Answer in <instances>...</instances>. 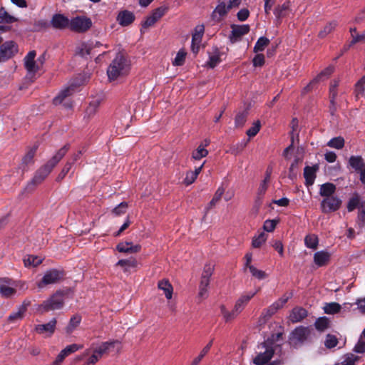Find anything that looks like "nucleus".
Here are the masks:
<instances>
[{
  "label": "nucleus",
  "instance_id": "f257e3e1",
  "mask_svg": "<svg viewBox=\"0 0 365 365\" xmlns=\"http://www.w3.org/2000/svg\"><path fill=\"white\" fill-rule=\"evenodd\" d=\"M69 148L70 145L66 144L45 165L37 170L32 180L28 183L27 188L29 189L31 185L36 186L41 184L64 157Z\"/></svg>",
  "mask_w": 365,
  "mask_h": 365
},
{
  "label": "nucleus",
  "instance_id": "f03ea898",
  "mask_svg": "<svg viewBox=\"0 0 365 365\" xmlns=\"http://www.w3.org/2000/svg\"><path fill=\"white\" fill-rule=\"evenodd\" d=\"M130 64L122 53H118L115 58L107 69V74L110 81H115L119 76L128 73Z\"/></svg>",
  "mask_w": 365,
  "mask_h": 365
},
{
  "label": "nucleus",
  "instance_id": "7ed1b4c3",
  "mask_svg": "<svg viewBox=\"0 0 365 365\" xmlns=\"http://www.w3.org/2000/svg\"><path fill=\"white\" fill-rule=\"evenodd\" d=\"M64 304V292L63 291H57L48 299L43 302L41 304L37 310L41 314L60 309L63 307Z\"/></svg>",
  "mask_w": 365,
  "mask_h": 365
},
{
  "label": "nucleus",
  "instance_id": "20e7f679",
  "mask_svg": "<svg viewBox=\"0 0 365 365\" xmlns=\"http://www.w3.org/2000/svg\"><path fill=\"white\" fill-rule=\"evenodd\" d=\"M214 267L210 264H205L202 273L200 282L199 285L198 297L205 299L208 296L207 287L210 284V279L212 275Z\"/></svg>",
  "mask_w": 365,
  "mask_h": 365
},
{
  "label": "nucleus",
  "instance_id": "39448f33",
  "mask_svg": "<svg viewBox=\"0 0 365 365\" xmlns=\"http://www.w3.org/2000/svg\"><path fill=\"white\" fill-rule=\"evenodd\" d=\"M92 26V21L85 16H78L70 20L69 29L77 33H84Z\"/></svg>",
  "mask_w": 365,
  "mask_h": 365
},
{
  "label": "nucleus",
  "instance_id": "423d86ee",
  "mask_svg": "<svg viewBox=\"0 0 365 365\" xmlns=\"http://www.w3.org/2000/svg\"><path fill=\"white\" fill-rule=\"evenodd\" d=\"M292 293L290 294V296L288 297L284 295L277 301L274 302L268 308L264 309L262 312L259 321H262L264 323L267 320H269L272 317V316L274 315L277 312L278 309H281L287 302V301L290 297H292Z\"/></svg>",
  "mask_w": 365,
  "mask_h": 365
},
{
  "label": "nucleus",
  "instance_id": "0eeeda50",
  "mask_svg": "<svg viewBox=\"0 0 365 365\" xmlns=\"http://www.w3.org/2000/svg\"><path fill=\"white\" fill-rule=\"evenodd\" d=\"M262 348L265 349L263 352H259L253 359V363L255 365H264L270 361L272 358L274 350L271 343L264 341L260 345Z\"/></svg>",
  "mask_w": 365,
  "mask_h": 365
},
{
  "label": "nucleus",
  "instance_id": "6e6552de",
  "mask_svg": "<svg viewBox=\"0 0 365 365\" xmlns=\"http://www.w3.org/2000/svg\"><path fill=\"white\" fill-rule=\"evenodd\" d=\"M63 277V271L56 269H49L45 273L38 285L39 287H42L48 284H56L61 281Z\"/></svg>",
  "mask_w": 365,
  "mask_h": 365
},
{
  "label": "nucleus",
  "instance_id": "1a4fd4ad",
  "mask_svg": "<svg viewBox=\"0 0 365 365\" xmlns=\"http://www.w3.org/2000/svg\"><path fill=\"white\" fill-rule=\"evenodd\" d=\"M342 201L337 196L324 197L321 202V210L323 213H329L338 210Z\"/></svg>",
  "mask_w": 365,
  "mask_h": 365
},
{
  "label": "nucleus",
  "instance_id": "9d476101",
  "mask_svg": "<svg viewBox=\"0 0 365 365\" xmlns=\"http://www.w3.org/2000/svg\"><path fill=\"white\" fill-rule=\"evenodd\" d=\"M231 34L229 39L232 43H235L241 40V38L250 32V28L248 24L244 25H231Z\"/></svg>",
  "mask_w": 365,
  "mask_h": 365
},
{
  "label": "nucleus",
  "instance_id": "9b49d317",
  "mask_svg": "<svg viewBox=\"0 0 365 365\" xmlns=\"http://www.w3.org/2000/svg\"><path fill=\"white\" fill-rule=\"evenodd\" d=\"M49 24L53 29L64 30L68 28L69 29L70 20L63 14H56L52 16Z\"/></svg>",
  "mask_w": 365,
  "mask_h": 365
},
{
  "label": "nucleus",
  "instance_id": "f8f14e48",
  "mask_svg": "<svg viewBox=\"0 0 365 365\" xmlns=\"http://www.w3.org/2000/svg\"><path fill=\"white\" fill-rule=\"evenodd\" d=\"M30 301L25 300L18 307L17 312H12L7 318L8 323H15L24 319L28 307L30 306Z\"/></svg>",
  "mask_w": 365,
  "mask_h": 365
},
{
  "label": "nucleus",
  "instance_id": "ddd939ff",
  "mask_svg": "<svg viewBox=\"0 0 365 365\" xmlns=\"http://www.w3.org/2000/svg\"><path fill=\"white\" fill-rule=\"evenodd\" d=\"M16 51V45L12 41L4 43L0 47V55L3 61H6L9 58H11Z\"/></svg>",
  "mask_w": 365,
  "mask_h": 365
},
{
  "label": "nucleus",
  "instance_id": "4468645a",
  "mask_svg": "<svg viewBox=\"0 0 365 365\" xmlns=\"http://www.w3.org/2000/svg\"><path fill=\"white\" fill-rule=\"evenodd\" d=\"M230 10V9H228V6H226L225 2L221 1L212 12L211 19L215 23H220Z\"/></svg>",
  "mask_w": 365,
  "mask_h": 365
},
{
  "label": "nucleus",
  "instance_id": "2eb2a0df",
  "mask_svg": "<svg viewBox=\"0 0 365 365\" xmlns=\"http://www.w3.org/2000/svg\"><path fill=\"white\" fill-rule=\"evenodd\" d=\"M56 322V319L53 318L46 324L36 325L34 329L39 334H46L51 336L55 331Z\"/></svg>",
  "mask_w": 365,
  "mask_h": 365
},
{
  "label": "nucleus",
  "instance_id": "dca6fc26",
  "mask_svg": "<svg viewBox=\"0 0 365 365\" xmlns=\"http://www.w3.org/2000/svg\"><path fill=\"white\" fill-rule=\"evenodd\" d=\"M36 55V53L35 51H31L24 58V66L29 73V75H34L38 69V66L36 65V61L34 60Z\"/></svg>",
  "mask_w": 365,
  "mask_h": 365
},
{
  "label": "nucleus",
  "instance_id": "f3484780",
  "mask_svg": "<svg viewBox=\"0 0 365 365\" xmlns=\"http://www.w3.org/2000/svg\"><path fill=\"white\" fill-rule=\"evenodd\" d=\"M319 170V165L316 164L313 166H306L304 169V177L305 179V185L307 187L312 185L317 177L316 173Z\"/></svg>",
  "mask_w": 365,
  "mask_h": 365
},
{
  "label": "nucleus",
  "instance_id": "a211bd4d",
  "mask_svg": "<svg viewBox=\"0 0 365 365\" xmlns=\"http://www.w3.org/2000/svg\"><path fill=\"white\" fill-rule=\"evenodd\" d=\"M308 315V312L303 307H294L289 316V319L292 323H297L302 321Z\"/></svg>",
  "mask_w": 365,
  "mask_h": 365
},
{
  "label": "nucleus",
  "instance_id": "6ab92c4d",
  "mask_svg": "<svg viewBox=\"0 0 365 365\" xmlns=\"http://www.w3.org/2000/svg\"><path fill=\"white\" fill-rule=\"evenodd\" d=\"M135 20V15L133 12L123 10L119 12L117 16V21L122 26L130 25Z\"/></svg>",
  "mask_w": 365,
  "mask_h": 365
},
{
  "label": "nucleus",
  "instance_id": "aec40b11",
  "mask_svg": "<svg viewBox=\"0 0 365 365\" xmlns=\"http://www.w3.org/2000/svg\"><path fill=\"white\" fill-rule=\"evenodd\" d=\"M116 250L119 252L123 253H137L141 250L140 245H133L131 242H120L116 246Z\"/></svg>",
  "mask_w": 365,
  "mask_h": 365
},
{
  "label": "nucleus",
  "instance_id": "412c9836",
  "mask_svg": "<svg viewBox=\"0 0 365 365\" xmlns=\"http://www.w3.org/2000/svg\"><path fill=\"white\" fill-rule=\"evenodd\" d=\"M309 334L310 329H309V327H304L302 326L297 327L292 332V339L300 342L305 341L309 336Z\"/></svg>",
  "mask_w": 365,
  "mask_h": 365
},
{
  "label": "nucleus",
  "instance_id": "4be33fe9",
  "mask_svg": "<svg viewBox=\"0 0 365 365\" xmlns=\"http://www.w3.org/2000/svg\"><path fill=\"white\" fill-rule=\"evenodd\" d=\"M290 7V2L285 1L282 5H278L274 10V14L276 17V21L278 24L281 23V19L288 14Z\"/></svg>",
  "mask_w": 365,
  "mask_h": 365
},
{
  "label": "nucleus",
  "instance_id": "5701e85b",
  "mask_svg": "<svg viewBox=\"0 0 365 365\" xmlns=\"http://www.w3.org/2000/svg\"><path fill=\"white\" fill-rule=\"evenodd\" d=\"M38 148V145L36 144L33 147L30 148L29 150L26 152V155L23 157L21 168H22L23 171L26 170V167L34 163V158L36 153V150Z\"/></svg>",
  "mask_w": 365,
  "mask_h": 365
},
{
  "label": "nucleus",
  "instance_id": "b1692460",
  "mask_svg": "<svg viewBox=\"0 0 365 365\" xmlns=\"http://www.w3.org/2000/svg\"><path fill=\"white\" fill-rule=\"evenodd\" d=\"M204 33V27L201 26L199 31H197L192 36L191 49L193 53L197 54L200 50V43L202 41V35Z\"/></svg>",
  "mask_w": 365,
  "mask_h": 365
},
{
  "label": "nucleus",
  "instance_id": "393cba45",
  "mask_svg": "<svg viewBox=\"0 0 365 365\" xmlns=\"http://www.w3.org/2000/svg\"><path fill=\"white\" fill-rule=\"evenodd\" d=\"M330 260V254L327 251L317 252L314 255V262L318 267L325 266Z\"/></svg>",
  "mask_w": 365,
  "mask_h": 365
},
{
  "label": "nucleus",
  "instance_id": "a878e982",
  "mask_svg": "<svg viewBox=\"0 0 365 365\" xmlns=\"http://www.w3.org/2000/svg\"><path fill=\"white\" fill-rule=\"evenodd\" d=\"M225 192V188L223 187H220L217 191L215 192L212 199L211 201L207 204V207L205 209V215L203 216V219L205 218L207 214L208 213L209 210L212 209L215 205L221 200L222 195Z\"/></svg>",
  "mask_w": 365,
  "mask_h": 365
},
{
  "label": "nucleus",
  "instance_id": "bb28decb",
  "mask_svg": "<svg viewBox=\"0 0 365 365\" xmlns=\"http://www.w3.org/2000/svg\"><path fill=\"white\" fill-rule=\"evenodd\" d=\"M101 101L102 100L100 98L93 99L86 109L84 118H88L89 119L93 117L96 113Z\"/></svg>",
  "mask_w": 365,
  "mask_h": 365
},
{
  "label": "nucleus",
  "instance_id": "cd10ccee",
  "mask_svg": "<svg viewBox=\"0 0 365 365\" xmlns=\"http://www.w3.org/2000/svg\"><path fill=\"white\" fill-rule=\"evenodd\" d=\"M336 189V185L331 182L324 183L320 186L319 195L324 197L334 196Z\"/></svg>",
  "mask_w": 365,
  "mask_h": 365
},
{
  "label": "nucleus",
  "instance_id": "c85d7f7f",
  "mask_svg": "<svg viewBox=\"0 0 365 365\" xmlns=\"http://www.w3.org/2000/svg\"><path fill=\"white\" fill-rule=\"evenodd\" d=\"M349 165L356 172H360L364 168V159L360 155H351L349 160Z\"/></svg>",
  "mask_w": 365,
  "mask_h": 365
},
{
  "label": "nucleus",
  "instance_id": "c756f323",
  "mask_svg": "<svg viewBox=\"0 0 365 365\" xmlns=\"http://www.w3.org/2000/svg\"><path fill=\"white\" fill-rule=\"evenodd\" d=\"M74 91V86L73 85H71L69 87H67L66 88L62 90L57 96H56L53 100V103L54 105H59L61 104L63 100L71 96Z\"/></svg>",
  "mask_w": 365,
  "mask_h": 365
},
{
  "label": "nucleus",
  "instance_id": "7c9ffc66",
  "mask_svg": "<svg viewBox=\"0 0 365 365\" xmlns=\"http://www.w3.org/2000/svg\"><path fill=\"white\" fill-rule=\"evenodd\" d=\"M256 292L251 293L248 295L242 296L235 303L234 309L239 314L243 310L248 302L255 295Z\"/></svg>",
  "mask_w": 365,
  "mask_h": 365
},
{
  "label": "nucleus",
  "instance_id": "2f4dec72",
  "mask_svg": "<svg viewBox=\"0 0 365 365\" xmlns=\"http://www.w3.org/2000/svg\"><path fill=\"white\" fill-rule=\"evenodd\" d=\"M93 48V43H82L79 46L76 48V53L82 58H87V56L91 55Z\"/></svg>",
  "mask_w": 365,
  "mask_h": 365
},
{
  "label": "nucleus",
  "instance_id": "473e14b6",
  "mask_svg": "<svg viewBox=\"0 0 365 365\" xmlns=\"http://www.w3.org/2000/svg\"><path fill=\"white\" fill-rule=\"evenodd\" d=\"M158 287L160 289L164 291L165 297L168 299H170L172 298L173 288L168 279H162L159 281Z\"/></svg>",
  "mask_w": 365,
  "mask_h": 365
},
{
  "label": "nucleus",
  "instance_id": "72a5a7b5",
  "mask_svg": "<svg viewBox=\"0 0 365 365\" xmlns=\"http://www.w3.org/2000/svg\"><path fill=\"white\" fill-rule=\"evenodd\" d=\"M361 203V202L359 195L357 192H354L352 197L348 201L346 206L348 212H352L356 207H359V209L360 210Z\"/></svg>",
  "mask_w": 365,
  "mask_h": 365
},
{
  "label": "nucleus",
  "instance_id": "f704fd0d",
  "mask_svg": "<svg viewBox=\"0 0 365 365\" xmlns=\"http://www.w3.org/2000/svg\"><path fill=\"white\" fill-rule=\"evenodd\" d=\"M220 61V52L217 47H215L213 48V53L210 56L207 65L210 68H214Z\"/></svg>",
  "mask_w": 365,
  "mask_h": 365
},
{
  "label": "nucleus",
  "instance_id": "c9c22d12",
  "mask_svg": "<svg viewBox=\"0 0 365 365\" xmlns=\"http://www.w3.org/2000/svg\"><path fill=\"white\" fill-rule=\"evenodd\" d=\"M81 322V316L80 314L73 315L67 327H66V331L67 334H71L73 330L80 324Z\"/></svg>",
  "mask_w": 365,
  "mask_h": 365
},
{
  "label": "nucleus",
  "instance_id": "e433bc0d",
  "mask_svg": "<svg viewBox=\"0 0 365 365\" xmlns=\"http://www.w3.org/2000/svg\"><path fill=\"white\" fill-rule=\"evenodd\" d=\"M319 243L318 237L316 235H307L304 238V244L308 248L316 250Z\"/></svg>",
  "mask_w": 365,
  "mask_h": 365
},
{
  "label": "nucleus",
  "instance_id": "4c0bfd02",
  "mask_svg": "<svg viewBox=\"0 0 365 365\" xmlns=\"http://www.w3.org/2000/svg\"><path fill=\"white\" fill-rule=\"evenodd\" d=\"M333 71L334 68L332 66L326 68L312 81V83H317L321 81H324L325 78H327Z\"/></svg>",
  "mask_w": 365,
  "mask_h": 365
},
{
  "label": "nucleus",
  "instance_id": "58836bf2",
  "mask_svg": "<svg viewBox=\"0 0 365 365\" xmlns=\"http://www.w3.org/2000/svg\"><path fill=\"white\" fill-rule=\"evenodd\" d=\"M220 312L226 322L233 320L239 314L234 309L231 312L227 311L223 304L220 306Z\"/></svg>",
  "mask_w": 365,
  "mask_h": 365
},
{
  "label": "nucleus",
  "instance_id": "ea45409f",
  "mask_svg": "<svg viewBox=\"0 0 365 365\" xmlns=\"http://www.w3.org/2000/svg\"><path fill=\"white\" fill-rule=\"evenodd\" d=\"M18 19L14 16L10 15L3 7L0 9V24H11L17 21Z\"/></svg>",
  "mask_w": 365,
  "mask_h": 365
},
{
  "label": "nucleus",
  "instance_id": "a19ab883",
  "mask_svg": "<svg viewBox=\"0 0 365 365\" xmlns=\"http://www.w3.org/2000/svg\"><path fill=\"white\" fill-rule=\"evenodd\" d=\"M269 43V40L264 36H262L258 38L254 46V52L258 53L260 51H263L266 46H267Z\"/></svg>",
  "mask_w": 365,
  "mask_h": 365
},
{
  "label": "nucleus",
  "instance_id": "79ce46f5",
  "mask_svg": "<svg viewBox=\"0 0 365 365\" xmlns=\"http://www.w3.org/2000/svg\"><path fill=\"white\" fill-rule=\"evenodd\" d=\"M248 141H249V140H247V141L243 140L240 143H237L236 145H231L230 147L229 150L227 151V153H230L234 155H238L247 146Z\"/></svg>",
  "mask_w": 365,
  "mask_h": 365
},
{
  "label": "nucleus",
  "instance_id": "37998d69",
  "mask_svg": "<svg viewBox=\"0 0 365 365\" xmlns=\"http://www.w3.org/2000/svg\"><path fill=\"white\" fill-rule=\"evenodd\" d=\"M329 320L326 317H322L318 318L315 323L314 326L315 328L319 331H324L325 329H327L329 327Z\"/></svg>",
  "mask_w": 365,
  "mask_h": 365
},
{
  "label": "nucleus",
  "instance_id": "c03bdc74",
  "mask_svg": "<svg viewBox=\"0 0 365 365\" xmlns=\"http://www.w3.org/2000/svg\"><path fill=\"white\" fill-rule=\"evenodd\" d=\"M344 143H345V141H344V138L341 136H338V137L331 138L327 143V146H329L330 148H336V149H341L344 148Z\"/></svg>",
  "mask_w": 365,
  "mask_h": 365
},
{
  "label": "nucleus",
  "instance_id": "a18cd8bd",
  "mask_svg": "<svg viewBox=\"0 0 365 365\" xmlns=\"http://www.w3.org/2000/svg\"><path fill=\"white\" fill-rule=\"evenodd\" d=\"M341 307L336 302L327 303L324 307L326 314H334L340 312Z\"/></svg>",
  "mask_w": 365,
  "mask_h": 365
},
{
  "label": "nucleus",
  "instance_id": "49530a36",
  "mask_svg": "<svg viewBox=\"0 0 365 365\" xmlns=\"http://www.w3.org/2000/svg\"><path fill=\"white\" fill-rule=\"evenodd\" d=\"M16 290L6 284L0 283V294L2 297L9 298L14 295Z\"/></svg>",
  "mask_w": 365,
  "mask_h": 365
},
{
  "label": "nucleus",
  "instance_id": "de8ad7c7",
  "mask_svg": "<svg viewBox=\"0 0 365 365\" xmlns=\"http://www.w3.org/2000/svg\"><path fill=\"white\" fill-rule=\"evenodd\" d=\"M248 111L245 110L238 113L235 118V123L236 127H242L247 121Z\"/></svg>",
  "mask_w": 365,
  "mask_h": 365
},
{
  "label": "nucleus",
  "instance_id": "09e8293b",
  "mask_svg": "<svg viewBox=\"0 0 365 365\" xmlns=\"http://www.w3.org/2000/svg\"><path fill=\"white\" fill-rule=\"evenodd\" d=\"M42 262V259L34 255H29L26 258L24 259V263L26 267L33 266L36 267Z\"/></svg>",
  "mask_w": 365,
  "mask_h": 365
},
{
  "label": "nucleus",
  "instance_id": "8fccbe9b",
  "mask_svg": "<svg viewBox=\"0 0 365 365\" xmlns=\"http://www.w3.org/2000/svg\"><path fill=\"white\" fill-rule=\"evenodd\" d=\"M337 26V22L336 21H333L327 24L324 29L319 33V37L324 38L329 34H330Z\"/></svg>",
  "mask_w": 365,
  "mask_h": 365
},
{
  "label": "nucleus",
  "instance_id": "3c124183",
  "mask_svg": "<svg viewBox=\"0 0 365 365\" xmlns=\"http://www.w3.org/2000/svg\"><path fill=\"white\" fill-rule=\"evenodd\" d=\"M350 33H351L352 40L350 42L349 46H351L356 43L365 41V34H356V29L355 27L350 29Z\"/></svg>",
  "mask_w": 365,
  "mask_h": 365
},
{
  "label": "nucleus",
  "instance_id": "603ef678",
  "mask_svg": "<svg viewBox=\"0 0 365 365\" xmlns=\"http://www.w3.org/2000/svg\"><path fill=\"white\" fill-rule=\"evenodd\" d=\"M356 98L364 96L365 94V76H363L355 85Z\"/></svg>",
  "mask_w": 365,
  "mask_h": 365
},
{
  "label": "nucleus",
  "instance_id": "864d4df0",
  "mask_svg": "<svg viewBox=\"0 0 365 365\" xmlns=\"http://www.w3.org/2000/svg\"><path fill=\"white\" fill-rule=\"evenodd\" d=\"M213 343V339L210 340V341L202 349L200 355L196 357L192 362L190 365H198L202 359L208 353Z\"/></svg>",
  "mask_w": 365,
  "mask_h": 365
},
{
  "label": "nucleus",
  "instance_id": "5fc2aeb1",
  "mask_svg": "<svg viewBox=\"0 0 365 365\" xmlns=\"http://www.w3.org/2000/svg\"><path fill=\"white\" fill-rule=\"evenodd\" d=\"M207 154V150H206L202 145H200L197 148L192 152V158L195 160H200L206 157Z\"/></svg>",
  "mask_w": 365,
  "mask_h": 365
},
{
  "label": "nucleus",
  "instance_id": "6e6d98bb",
  "mask_svg": "<svg viewBox=\"0 0 365 365\" xmlns=\"http://www.w3.org/2000/svg\"><path fill=\"white\" fill-rule=\"evenodd\" d=\"M356 222L359 227H365V202H362L360 205Z\"/></svg>",
  "mask_w": 365,
  "mask_h": 365
},
{
  "label": "nucleus",
  "instance_id": "4d7b16f0",
  "mask_svg": "<svg viewBox=\"0 0 365 365\" xmlns=\"http://www.w3.org/2000/svg\"><path fill=\"white\" fill-rule=\"evenodd\" d=\"M186 55L187 53L184 50L180 49L177 53V55L173 61V65L175 66H182L185 61Z\"/></svg>",
  "mask_w": 365,
  "mask_h": 365
},
{
  "label": "nucleus",
  "instance_id": "13d9d810",
  "mask_svg": "<svg viewBox=\"0 0 365 365\" xmlns=\"http://www.w3.org/2000/svg\"><path fill=\"white\" fill-rule=\"evenodd\" d=\"M128 207V202H122L119 205H118L116 207H115L112 210L111 212L115 216H120L126 212Z\"/></svg>",
  "mask_w": 365,
  "mask_h": 365
},
{
  "label": "nucleus",
  "instance_id": "bf43d9fd",
  "mask_svg": "<svg viewBox=\"0 0 365 365\" xmlns=\"http://www.w3.org/2000/svg\"><path fill=\"white\" fill-rule=\"evenodd\" d=\"M50 26V24L44 19L36 21L34 23V28L32 29L33 31L38 32L43 30L48 29Z\"/></svg>",
  "mask_w": 365,
  "mask_h": 365
},
{
  "label": "nucleus",
  "instance_id": "052dcab7",
  "mask_svg": "<svg viewBox=\"0 0 365 365\" xmlns=\"http://www.w3.org/2000/svg\"><path fill=\"white\" fill-rule=\"evenodd\" d=\"M266 240V234L264 232H261L259 235L253 238L252 245L254 248H259L264 242H265Z\"/></svg>",
  "mask_w": 365,
  "mask_h": 365
},
{
  "label": "nucleus",
  "instance_id": "680f3d73",
  "mask_svg": "<svg viewBox=\"0 0 365 365\" xmlns=\"http://www.w3.org/2000/svg\"><path fill=\"white\" fill-rule=\"evenodd\" d=\"M250 272L251 273L252 276L255 277L257 279H265L267 276V274L265 273V272L257 269L254 266H250L249 268Z\"/></svg>",
  "mask_w": 365,
  "mask_h": 365
},
{
  "label": "nucleus",
  "instance_id": "e2e57ef3",
  "mask_svg": "<svg viewBox=\"0 0 365 365\" xmlns=\"http://www.w3.org/2000/svg\"><path fill=\"white\" fill-rule=\"evenodd\" d=\"M338 344V339L336 336L332 334H327L326 337V340L324 342V345L328 349H331L335 347Z\"/></svg>",
  "mask_w": 365,
  "mask_h": 365
},
{
  "label": "nucleus",
  "instance_id": "0e129e2a",
  "mask_svg": "<svg viewBox=\"0 0 365 365\" xmlns=\"http://www.w3.org/2000/svg\"><path fill=\"white\" fill-rule=\"evenodd\" d=\"M260 128H261L260 121L257 120L256 122H255L253 123L252 126L247 130L246 134L250 138L255 137L259 133Z\"/></svg>",
  "mask_w": 365,
  "mask_h": 365
},
{
  "label": "nucleus",
  "instance_id": "69168bd1",
  "mask_svg": "<svg viewBox=\"0 0 365 365\" xmlns=\"http://www.w3.org/2000/svg\"><path fill=\"white\" fill-rule=\"evenodd\" d=\"M279 220H267L264 222L263 228L267 232H272L275 229Z\"/></svg>",
  "mask_w": 365,
  "mask_h": 365
},
{
  "label": "nucleus",
  "instance_id": "338daca9",
  "mask_svg": "<svg viewBox=\"0 0 365 365\" xmlns=\"http://www.w3.org/2000/svg\"><path fill=\"white\" fill-rule=\"evenodd\" d=\"M72 163H71L70 161H68L61 170V171L60 172V173L58 174V175L57 176L56 181H61L67 175V173L70 171Z\"/></svg>",
  "mask_w": 365,
  "mask_h": 365
},
{
  "label": "nucleus",
  "instance_id": "774afa93",
  "mask_svg": "<svg viewBox=\"0 0 365 365\" xmlns=\"http://www.w3.org/2000/svg\"><path fill=\"white\" fill-rule=\"evenodd\" d=\"M114 342H105L103 343L98 349H95L96 352H97L101 356H103L107 351L109 349L110 346H113Z\"/></svg>",
  "mask_w": 365,
  "mask_h": 365
}]
</instances>
